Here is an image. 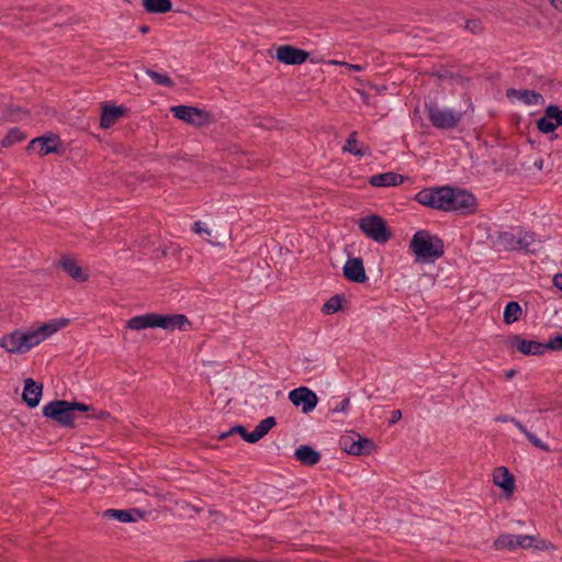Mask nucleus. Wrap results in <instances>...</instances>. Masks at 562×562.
<instances>
[{
  "instance_id": "f257e3e1",
  "label": "nucleus",
  "mask_w": 562,
  "mask_h": 562,
  "mask_svg": "<svg viewBox=\"0 0 562 562\" xmlns=\"http://www.w3.org/2000/svg\"><path fill=\"white\" fill-rule=\"evenodd\" d=\"M415 200L434 210L463 215L473 214L477 206L476 199L472 193L449 186L423 189L415 195Z\"/></svg>"
},
{
  "instance_id": "f03ea898",
  "label": "nucleus",
  "mask_w": 562,
  "mask_h": 562,
  "mask_svg": "<svg viewBox=\"0 0 562 562\" xmlns=\"http://www.w3.org/2000/svg\"><path fill=\"white\" fill-rule=\"evenodd\" d=\"M67 321H50L38 326L15 328L0 337V348L9 355H25L57 333Z\"/></svg>"
},
{
  "instance_id": "7ed1b4c3",
  "label": "nucleus",
  "mask_w": 562,
  "mask_h": 562,
  "mask_svg": "<svg viewBox=\"0 0 562 562\" xmlns=\"http://www.w3.org/2000/svg\"><path fill=\"white\" fill-rule=\"evenodd\" d=\"M186 325H190V322L183 314L147 313L130 318L125 327L137 331L156 327L173 331L176 329H184Z\"/></svg>"
},
{
  "instance_id": "20e7f679",
  "label": "nucleus",
  "mask_w": 562,
  "mask_h": 562,
  "mask_svg": "<svg viewBox=\"0 0 562 562\" xmlns=\"http://www.w3.org/2000/svg\"><path fill=\"white\" fill-rule=\"evenodd\" d=\"M408 247L414 254L415 260L423 262H434L442 257L445 252L443 241L426 229L416 232Z\"/></svg>"
},
{
  "instance_id": "39448f33",
  "label": "nucleus",
  "mask_w": 562,
  "mask_h": 562,
  "mask_svg": "<svg viewBox=\"0 0 562 562\" xmlns=\"http://www.w3.org/2000/svg\"><path fill=\"white\" fill-rule=\"evenodd\" d=\"M495 550H515L517 548L529 549L535 548L540 551H555L557 546L548 540L538 539L530 535H501L494 542Z\"/></svg>"
},
{
  "instance_id": "423d86ee",
  "label": "nucleus",
  "mask_w": 562,
  "mask_h": 562,
  "mask_svg": "<svg viewBox=\"0 0 562 562\" xmlns=\"http://www.w3.org/2000/svg\"><path fill=\"white\" fill-rule=\"evenodd\" d=\"M360 231L370 239L378 244H385L392 237V232L389 228L386 221L380 215H369L359 220Z\"/></svg>"
},
{
  "instance_id": "0eeeda50",
  "label": "nucleus",
  "mask_w": 562,
  "mask_h": 562,
  "mask_svg": "<svg viewBox=\"0 0 562 562\" xmlns=\"http://www.w3.org/2000/svg\"><path fill=\"white\" fill-rule=\"evenodd\" d=\"M276 424L277 422L274 417H267L256 426L252 432H248L244 426L237 425L232 427L229 430L220 434L218 440H224L232 435L238 434L245 441L255 443L263 438L276 426Z\"/></svg>"
},
{
  "instance_id": "6e6552de",
  "label": "nucleus",
  "mask_w": 562,
  "mask_h": 562,
  "mask_svg": "<svg viewBox=\"0 0 562 562\" xmlns=\"http://www.w3.org/2000/svg\"><path fill=\"white\" fill-rule=\"evenodd\" d=\"M426 111L432 126L439 130L453 128L462 119V113L456 112L451 109H442L436 104H427Z\"/></svg>"
},
{
  "instance_id": "1a4fd4ad",
  "label": "nucleus",
  "mask_w": 562,
  "mask_h": 562,
  "mask_svg": "<svg viewBox=\"0 0 562 562\" xmlns=\"http://www.w3.org/2000/svg\"><path fill=\"white\" fill-rule=\"evenodd\" d=\"M340 448L351 456H368L375 450V443L358 432L350 431L339 439Z\"/></svg>"
},
{
  "instance_id": "9d476101",
  "label": "nucleus",
  "mask_w": 562,
  "mask_h": 562,
  "mask_svg": "<svg viewBox=\"0 0 562 562\" xmlns=\"http://www.w3.org/2000/svg\"><path fill=\"white\" fill-rule=\"evenodd\" d=\"M178 120L194 127H202L213 122L212 114L203 109L190 105H176L170 109Z\"/></svg>"
},
{
  "instance_id": "9b49d317",
  "label": "nucleus",
  "mask_w": 562,
  "mask_h": 562,
  "mask_svg": "<svg viewBox=\"0 0 562 562\" xmlns=\"http://www.w3.org/2000/svg\"><path fill=\"white\" fill-rule=\"evenodd\" d=\"M43 415L63 427H75V417L70 409V402L64 400L52 401L43 407Z\"/></svg>"
},
{
  "instance_id": "f8f14e48",
  "label": "nucleus",
  "mask_w": 562,
  "mask_h": 562,
  "mask_svg": "<svg viewBox=\"0 0 562 562\" xmlns=\"http://www.w3.org/2000/svg\"><path fill=\"white\" fill-rule=\"evenodd\" d=\"M289 400L294 406H301L304 414L312 412L318 403L316 393L306 386H300L290 391Z\"/></svg>"
},
{
  "instance_id": "ddd939ff",
  "label": "nucleus",
  "mask_w": 562,
  "mask_h": 562,
  "mask_svg": "<svg viewBox=\"0 0 562 562\" xmlns=\"http://www.w3.org/2000/svg\"><path fill=\"white\" fill-rule=\"evenodd\" d=\"M308 57V52L292 45H281L276 50L277 60L284 65H302Z\"/></svg>"
},
{
  "instance_id": "4468645a",
  "label": "nucleus",
  "mask_w": 562,
  "mask_h": 562,
  "mask_svg": "<svg viewBox=\"0 0 562 562\" xmlns=\"http://www.w3.org/2000/svg\"><path fill=\"white\" fill-rule=\"evenodd\" d=\"M342 273L347 280L356 283H363L368 279L363 260L359 257L349 258L344 265Z\"/></svg>"
},
{
  "instance_id": "2eb2a0df",
  "label": "nucleus",
  "mask_w": 562,
  "mask_h": 562,
  "mask_svg": "<svg viewBox=\"0 0 562 562\" xmlns=\"http://www.w3.org/2000/svg\"><path fill=\"white\" fill-rule=\"evenodd\" d=\"M127 114V109L124 105H110L102 104L100 127L108 130L112 127L120 119Z\"/></svg>"
},
{
  "instance_id": "dca6fc26",
  "label": "nucleus",
  "mask_w": 562,
  "mask_h": 562,
  "mask_svg": "<svg viewBox=\"0 0 562 562\" xmlns=\"http://www.w3.org/2000/svg\"><path fill=\"white\" fill-rule=\"evenodd\" d=\"M510 345L516 347L520 353L526 356H538L548 350L547 344L538 342L535 340H527L519 335L512 337Z\"/></svg>"
},
{
  "instance_id": "f3484780",
  "label": "nucleus",
  "mask_w": 562,
  "mask_h": 562,
  "mask_svg": "<svg viewBox=\"0 0 562 562\" xmlns=\"http://www.w3.org/2000/svg\"><path fill=\"white\" fill-rule=\"evenodd\" d=\"M60 147V140L55 135L34 138L27 146V149H34L40 156H46L50 153H57Z\"/></svg>"
},
{
  "instance_id": "a211bd4d",
  "label": "nucleus",
  "mask_w": 562,
  "mask_h": 562,
  "mask_svg": "<svg viewBox=\"0 0 562 562\" xmlns=\"http://www.w3.org/2000/svg\"><path fill=\"white\" fill-rule=\"evenodd\" d=\"M43 392V384L36 383L32 378L24 381L22 398L29 407L34 408L38 405Z\"/></svg>"
},
{
  "instance_id": "6ab92c4d",
  "label": "nucleus",
  "mask_w": 562,
  "mask_h": 562,
  "mask_svg": "<svg viewBox=\"0 0 562 562\" xmlns=\"http://www.w3.org/2000/svg\"><path fill=\"white\" fill-rule=\"evenodd\" d=\"M493 483L506 495H512L515 490V477L505 467H498L493 471Z\"/></svg>"
},
{
  "instance_id": "aec40b11",
  "label": "nucleus",
  "mask_w": 562,
  "mask_h": 562,
  "mask_svg": "<svg viewBox=\"0 0 562 562\" xmlns=\"http://www.w3.org/2000/svg\"><path fill=\"white\" fill-rule=\"evenodd\" d=\"M59 267L74 280L78 282H86L88 274H86L82 268L78 265L76 259L70 255H64L59 259Z\"/></svg>"
},
{
  "instance_id": "412c9836",
  "label": "nucleus",
  "mask_w": 562,
  "mask_h": 562,
  "mask_svg": "<svg viewBox=\"0 0 562 562\" xmlns=\"http://www.w3.org/2000/svg\"><path fill=\"white\" fill-rule=\"evenodd\" d=\"M372 187L383 188V187H396L404 182V177L396 172H384L374 175L369 178L368 181Z\"/></svg>"
},
{
  "instance_id": "4be33fe9",
  "label": "nucleus",
  "mask_w": 562,
  "mask_h": 562,
  "mask_svg": "<svg viewBox=\"0 0 562 562\" xmlns=\"http://www.w3.org/2000/svg\"><path fill=\"white\" fill-rule=\"evenodd\" d=\"M294 457L304 465L312 467L319 462L321 453L313 449L311 446L304 445L300 446L295 452Z\"/></svg>"
},
{
  "instance_id": "5701e85b",
  "label": "nucleus",
  "mask_w": 562,
  "mask_h": 562,
  "mask_svg": "<svg viewBox=\"0 0 562 562\" xmlns=\"http://www.w3.org/2000/svg\"><path fill=\"white\" fill-rule=\"evenodd\" d=\"M358 133L356 131L351 132L349 137L346 140V144L342 147L344 151L350 153L357 157H362L370 154L368 147L359 146V142L357 138Z\"/></svg>"
},
{
  "instance_id": "b1692460",
  "label": "nucleus",
  "mask_w": 562,
  "mask_h": 562,
  "mask_svg": "<svg viewBox=\"0 0 562 562\" xmlns=\"http://www.w3.org/2000/svg\"><path fill=\"white\" fill-rule=\"evenodd\" d=\"M104 516L109 518H115L122 522L135 521L137 518H142L143 515L139 510H123V509H108Z\"/></svg>"
},
{
  "instance_id": "393cba45",
  "label": "nucleus",
  "mask_w": 562,
  "mask_h": 562,
  "mask_svg": "<svg viewBox=\"0 0 562 562\" xmlns=\"http://www.w3.org/2000/svg\"><path fill=\"white\" fill-rule=\"evenodd\" d=\"M143 7L148 13H167L171 11L170 0H143Z\"/></svg>"
},
{
  "instance_id": "a878e982",
  "label": "nucleus",
  "mask_w": 562,
  "mask_h": 562,
  "mask_svg": "<svg viewBox=\"0 0 562 562\" xmlns=\"http://www.w3.org/2000/svg\"><path fill=\"white\" fill-rule=\"evenodd\" d=\"M521 314H522V308L519 305V303L512 301V302L507 303L505 306L504 314H503V322L506 325L514 324L515 322H517L520 318Z\"/></svg>"
},
{
  "instance_id": "bb28decb",
  "label": "nucleus",
  "mask_w": 562,
  "mask_h": 562,
  "mask_svg": "<svg viewBox=\"0 0 562 562\" xmlns=\"http://www.w3.org/2000/svg\"><path fill=\"white\" fill-rule=\"evenodd\" d=\"M513 95L519 98L526 104H538L542 100V97L540 93H538L536 91H531V90L509 89L507 91V97H513Z\"/></svg>"
},
{
  "instance_id": "cd10ccee",
  "label": "nucleus",
  "mask_w": 562,
  "mask_h": 562,
  "mask_svg": "<svg viewBox=\"0 0 562 562\" xmlns=\"http://www.w3.org/2000/svg\"><path fill=\"white\" fill-rule=\"evenodd\" d=\"M515 426L527 437V439L537 448L549 451L550 448L547 443L542 442L536 435L528 431L527 428L518 420H514Z\"/></svg>"
},
{
  "instance_id": "c85d7f7f",
  "label": "nucleus",
  "mask_w": 562,
  "mask_h": 562,
  "mask_svg": "<svg viewBox=\"0 0 562 562\" xmlns=\"http://www.w3.org/2000/svg\"><path fill=\"white\" fill-rule=\"evenodd\" d=\"M24 138H25V135L19 128L13 127L2 138L1 145H2V147H11L16 143L22 142Z\"/></svg>"
},
{
  "instance_id": "c756f323",
  "label": "nucleus",
  "mask_w": 562,
  "mask_h": 562,
  "mask_svg": "<svg viewBox=\"0 0 562 562\" xmlns=\"http://www.w3.org/2000/svg\"><path fill=\"white\" fill-rule=\"evenodd\" d=\"M146 75L151 78L157 85L172 88L175 82L166 74H160L151 69H146Z\"/></svg>"
},
{
  "instance_id": "7c9ffc66",
  "label": "nucleus",
  "mask_w": 562,
  "mask_h": 562,
  "mask_svg": "<svg viewBox=\"0 0 562 562\" xmlns=\"http://www.w3.org/2000/svg\"><path fill=\"white\" fill-rule=\"evenodd\" d=\"M341 308V297L339 295L331 296L324 305L323 313L330 315Z\"/></svg>"
},
{
  "instance_id": "2f4dec72",
  "label": "nucleus",
  "mask_w": 562,
  "mask_h": 562,
  "mask_svg": "<svg viewBox=\"0 0 562 562\" xmlns=\"http://www.w3.org/2000/svg\"><path fill=\"white\" fill-rule=\"evenodd\" d=\"M544 115L552 120L557 126L562 125V110H560L557 105H549L544 111Z\"/></svg>"
},
{
  "instance_id": "473e14b6",
  "label": "nucleus",
  "mask_w": 562,
  "mask_h": 562,
  "mask_svg": "<svg viewBox=\"0 0 562 562\" xmlns=\"http://www.w3.org/2000/svg\"><path fill=\"white\" fill-rule=\"evenodd\" d=\"M537 126L540 132L547 134L553 132L558 127L557 124L546 115L538 120Z\"/></svg>"
},
{
  "instance_id": "72a5a7b5",
  "label": "nucleus",
  "mask_w": 562,
  "mask_h": 562,
  "mask_svg": "<svg viewBox=\"0 0 562 562\" xmlns=\"http://www.w3.org/2000/svg\"><path fill=\"white\" fill-rule=\"evenodd\" d=\"M535 240L532 233H524V235L519 236L517 243L520 247L527 248L529 247Z\"/></svg>"
},
{
  "instance_id": "f704fd0d",
  "label": "nucleus",
  "mask_w": 562,
  "mask_h": 562,
  "mask_svg": "<svg viewBox=\"0 0 562 562\" xmlns=\"http://www.w3.org/2000/svg\"><path fill=\"white\" fill-rule=\"evenodd\" d=\"M548 350H562V335H558L547 342Z\"/></svg>"
},
{
  "instance_id": "c9c22d12",
  "label": "nucleus",
  "mask_w": 562,
  "mask_h": 562,
  "mask_svg": "<svg viewBox=\"0 0 562 562\" xmlns=\"http://www.w3.org/2000/svg\"><path fill=\"white\" fill-rule=\"evenodd\" d=\"M70 409H71L72 413L75 411L89 412L91 409V407L89 405L83 404V403L70 402Z\"/></svg>"
},
{
  "instance_id": "e433bc0d",
  "label": "nucleus",
  "mask_w": 562,
  "mask_h": 562,
  "mask_svg": "<svg viewBox=\"0 0 562 562\" xmlns=\"http://www.w3.org/2000/svg\"><path fill=\"white\" fill-rule=\"evenodd\" d=\"M349 398L346 397L341 401L340 404L336 405L334 408H333V412L334 413H344V412H347L348 411V407H349Z\"/></svg>"
},
{
  "instance_id": "4c0bfd02",
  "label": "nucleus",
  "mask_w": 562,
  "mask_h": 562,
  "mask_svg": "<svg viewBox=\"0 0 562 562\" xmlns=\"http://www.w3.org/2000/svg\"><path fill=\"white\" fill-rule=\"evenodd\" d=\"M193 232L196 233V234H206V235H211V231L206 227L203 226V223L201 222H195L194 225H193Z\"/></svg>"
},
{
  "instance_id": "58836bf2",
  "label": "nucleus",
  "mask_w": 562,
  "mask_h": 562,
  "mask_svg": "<svg viewBox=\"0 0 562 562\" xmlns=\"http://www.w3.org/2000/svg\"><path fill=\"white\" fill-rule=\"evenodd\" d=\"M217 562H258L254 559H238V558H226L217 559Z\"/></svg>"
},
{
  "instance_id": "ea45409f",
  "label": "nucleus",
  "mask_w": 562,
  "mask_h": 562,
  "mask_svg": "<svg viewBox=\"0 0 562 562\" xmlns=\"http://www.w3.org/2000/svg\"><path fill=\"white\" fill-rule=\"evenodd\" d=\"M401 418H402V412L400 409H395L391 414V419H390L389 424L393 425L396 422H398Z\"/></svg>"
},
{
  "instance_id": "a19ab883",
  "label": "nucleus",
  "mask_w": 562,
  "mask_h": 562,
  "mask_svg": "<svg viewBox=\"0 0 562 562\" xmlns=\"http://www.w3.org/2000/svg\"><path fill=\"white\" fill-rule=\"evenodd\" d=\"M341 66L346 67L349 70H353V71H361L363 69V67L361 65H357V64L341 63Z\"/></svg>"
},
{
  "instance_id": "79ce46f5",
  "label": "nucleus",
  "mask_w": 562,
  "mask_h": 562,
  "mask_svg": "<svg viewBox=\"0 0 562 562\" xmlns=\"http://www.w3.org/2000/svg\"><path fill=\"white\" fill-rule=\"evenodd\" d=\"M553 285L562 291V273H558L553 277Z\"/></svg>"
},
{
  "instance_id": "37998d69",
  "label": "nucleus",
  "mask_w": 562,
  "mask_h": 562,
  "mask_svg": "<svg viewBox=\"0 0 562 562\" xmlns=\"http://www.w3.org/2000/svg\"><path fill=\"white\" fill-rule=\"evenodd\" d=\"M358 93L360 94V97H361V99H362L363 103H366L367 105H370V104H371V102H370V98H369V94H368L366 91H363V90H358Z\"/></svg>"
},
{
  "instance_id": "c03bdc74",
  "label": "nucleus",
  "mask_w": 562,
  "mask_h": 562,
  "mask_svg": "<svg viewBox=\"0 0 562 562\" xmlns=\"http://www.w3.org/2000/svg\"><path fill=\"white\" fill-rule=\"evenodd\" d=\"M555 10L562 12V0H549Z\"/></svg>"
},
{
  "instance_id": "a18cd8bd",
  "label": "nucleus",
  "mask_w": 562,
  "mask_h": 562,
  "mask_svg": "<svg viewBox=\"0 0 562 562\" xmlns=\"http://www.w3.org/2000/svg\"><path fill=\"white\" fill-rule=\"evenodd\" d=\"M109 416H110V414H109L108 412H103V411H102V412H100V413L95 416V418H98V419H105V418H108Z\"/></svg>"
},
{
  "instance_id": "49530a36",
  "label": "nucleus",
  "mask_w": 562,
  "mask_h": 562,
  "mask_svg": "<svg viewBox=\"0 0 562 562\" xmlns=\"http://www.w3.org/2000/svg\"><path fill=\"white\" fill-rule=\"evenodd\" d=\"M516 371L515 370H509L505 373V378L507 380L512 379L514 375H515Z\"/></svg>"
},
{
  "instance_id": "de8ad7c7",
  "label": "nucleus",
  "mask_w": 562,
  "mask_h": 562,
  "mask_svg": "<svg viewBox=\"0 0 562 562\" xmlns=\"http://www.w3.org/2000/svg\"><path fill=\"white\" fill-rule=\"evenodd\" d=\"M139 31L142 33H147L149 31V27L147 25H143V26H140Z\"/></svg>"
},
{
  "instance_id": "09e8293b",
  "label": "nucleus",
  "mask_w": 562,
  "mask_h": 562,
  "mask_svg": "<svg viewBox=\"0 0 562 562\" xmlns=\"http://www.w3.org/2000/svg\"><path fill=\"white\" fill-rule=\"evenodd\" d=\"M328 63H329L330 65L341 66V63H342V61H339V60H329Z\"/></svg>"
},
{
  "instance_id": "8fccbe9b",
  "label": "nucleus",
  "mask_w": 562,
  "mask_h": 562,
  "mask_svg": "<svg viewBox=\"0 0 562 562\" xmlns=\"http://www.w3.org/2000/svg\"><path fill=\"white\" fill-rule=\"evenodd\" d=\"M328 63H329L330 65L341 66V63H342V61H339V60H329Z\"/></svg>"
},
{
  "instance_id": "3c124183",
  "label": "nucleus",
  "mask_w": 562,
  "mask_h": 562,
  "mask_svg": "<svg viewBox=\"0 0 562 562\" xmlns=\"http://www.w3.org/2000/svg\"><path fill=\"white\" fill-rule=\"evenodd\" d=\"M537 167H539V169L542 168V161H540V164H537Z\"/></svg>"
},
{
  "instance_id": "603ef678",
  "label": "nucleus",
  "mask_w": 562,
  "mask_h": 562,
  "mask_svg": "<svg viewBox=\"0 0 562 562\" xmlns=\"http://www.w3.org/2000/svg\"><path fill=\"white\" fill-rule=\"evenodd\" d=\"M537 167H539V169L542 168V161H540V164H537Z\"/></svg>"
}]
</instances>
